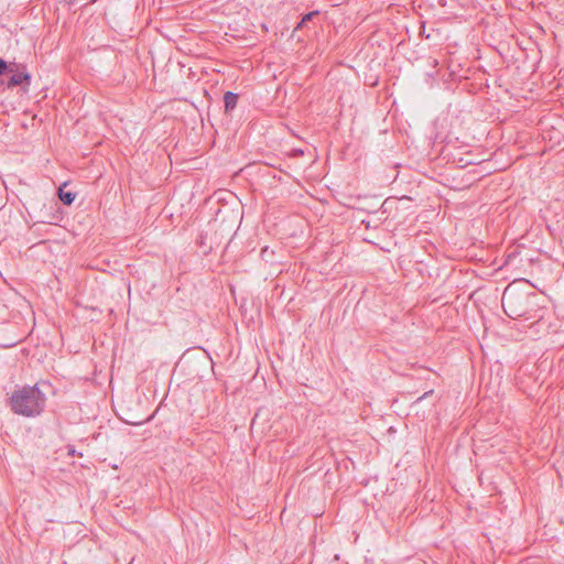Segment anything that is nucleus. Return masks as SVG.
Here are the masks:
<instances>
[{
  "label": "nucleus",
  "mask_w": 564,
  "mask_h": 564,
  "mask_svg": "<svg viewBox=\"0 0 564 564\" xmlns=\"http://www.w3.org/2000/svg\"><path fill=\"white\" fill-rule=\"evenodd\" d=\"M46 395L40 389L39 383L23 386L14 389L8 400L10 410L24 417L41 415L46 406Z\"/></svg>",
  "instance_id": "f257e3e1"
},
{
  "label": "nucleus",
  "mask_w": 564,
  "mask_h": 564,
  "mask_svg": "<svg viewBox=\"0 0 564 564\" xmlns=\"http://www.w3.org/2000/svg\"><path fill=\"white\" fill-rule=\"evenodd\" d=\"M531 295L532 294L509 284L505 289L501 297V305L505 313L513 319L527 316L530 312Z\"/></svg>",
  "instance_id": "f03ea898"
},
{
  "label": "nucleus",
  "mask_w": 564,
  "mask_h": 564,
  "mask_svg": "<svg viewBox=\"0 0 564 564\" xmlns=\"http://www.w3.org/2000/svg\"><path fill=\"white\" fill-rule=\"evenodd\" d=\"M8 73H11L12 75L8 80L2 79L0 82L1 86L8 89H11L15 86H21L24 93L29 90L31 84V75L26 70V65L20 63H10Z\"/></svg>",
  "instance_id": "7ed1b4c3"
},
{
  "label": "nucleus",
  "mask_w": 564,
  "mask_h": 564,
  "mask_svg": "<svg viewBox=\"0 0 564 564\" xmlns=\"http://www.w3.org/2000/svg\"><path fill=\"white\" fill-rule=\"evenodd\" d=\"M239 96L235 93L227 91L224 96V106H225V112L232 111L238 102Z\"/></svg>",
  "instance_id": "20e7f679"
},
{
  "label": "nucleus",
  "mask_w": 564,
  "mask_h": 564,
  "mask_svg": "<svg viewBox=\"0 0 564 564\" xmlns=\"http://www.w3.org/2000/svg\"><path fill=\"white\" fill-rule=\"evenodd\" d=\"M58 197L63 202V204L70 205L75 199V194L69 191H65L63 187H59Z\"/></svg>",
  "instance_id": "39448f33"
},
{
  "label": "nucleus",
  "mask_w": 564,
  "mask_h": 564,
  "mask_svg": "<svg viewBox=\"0 0 564 564\" xmlns=\"http://www.w3.org/2000/svg\"><path fill=\"white\" fill-rule=\"evenodd\" d=\"M317 14H318V11H313V12H308V13H306V14L302 18L301 22L297 24L296 29L303 28V26H304L308 21H311V20H312V18H313L314 15H317Z\"/></svg>",
  "instance_id": "423d86ee"
},
{
  "label": "nucleus",
  "mask_w": 564,
  "mask_h": 564,
  "mask_svg": "<svg viewBox=\"0 0 564 564\" xmlns=\"http://www.w3.org/2000/svg\"><path fill=\"white\" fill-rule=\"evenodd\" d=\"M10 63H7L3 58H0V76L8 72Z\"/></svg>",
  "instance_id": "0eeeda50"
},
{
  "label": "nucleus",
  "mask_w": 564,
  "mask_h": 564,
  "mask_svg": "<svg viewBox=\"0 0 564 564\" xmlns=\"http://www.w3.org/2000/svg\"><path fill=\"white\" fill-rule=\"evenodd\" d=\"M433 393V390H430L427 392H424V394L422 397H420L417 400H422L424 398H426L427 395L432 394Z\"/></svg>",
  "instance_id": "6e6552de"
},
{
  "label": "nucleus",
  "mask_w": 564,
  "mask_h": 564,
  "mask_svg": "<svg viewBox=\"0 0 564 564\" xmlns=\"http://www.w3.org/2000/svg\"><path fill=\"white\" fill-rule=\"evenodd\" d=\"M261 256H262V257H264V256H269V252H268V248H267V247H265V248H263V249L261 250Z\"/></svg>",
  "instance_id": "1a4fd4ad"
},
{
  "label": "nucleus",
  "mask_w": 564,
  "mask_h": 564,
  "mask_svg": "<svg viewBox=\"0 0 564 564\" xmlns=\"http://www.w3.org/2000/svg\"><path fill=\"white\" fill-rule=\"evenodd\" d=\"M261 256H262V257H264V256H269V252H268V248H267V247H265V248H263V249L261 250Z\"/></svg>",
  "instance_id": "9d476101"
}]
</instances>
